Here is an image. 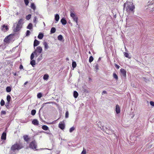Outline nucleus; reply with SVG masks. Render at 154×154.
Returning <instances> with one entry per match:
<instances>
[{
	"mask_svg": "<svg viewBox=\"0 0 154 154\" xmlns=\"http://www.w3.org/2000/svg\"><path fill=\"white\" fill-rule=\"evenodd\" d=\"M124 7L127 12H132L135 8V7L131 2H127L124 5Z\"/></svg>",
	"mask_w": 154,
	"mask_h": 154,
	"instance_id": "obj_1",
	"label": "nucleus"
},
{
	"mask_svg": "<svg viewBox=\"0 0 154 154\" xmlns=\"http://www.w3.org/2000/svg\"><path fill=\"white\" fill-rule=\"evenodd\" d=\"M29 147L34 150H37V144L36 141H33L31 142L29 145Z\"/></svg>",
	"mask_w": 154,
	"mask_h": 154,
	"instance_id": "obj_2",
	"label": "nucleus"
},
{
	"mask_svg": "<svg viewBox=\"0 0 154 154\" xmlns=\"http://www.w3.org/2000/svg\"><path fill=\"white\" fill-rule=\"evenodd\" d=\"M22 148V146L19 144H16L13 145L11 147V149L14 151L16 150H18Z\"/></svg>",
	"mask_w": 154,
	"mask_h": 154,
	"instance_id": "obj_3",
	"label": "nucleus"
},
{
	"mask_svg": "<svg viewBox=\"0 0 154 154\" xmlns=\"http://www.w3.org/2000/svg\"><path fill=\"white\" fill-rule=\"evenodd\" d=\"M42 47L40 46H38L36 48V49L35 50L34 52V53L36 57L38 56V54H40L42 52Z\"/></svg>",
	"mask_w": 154,
	"mask_h": 154,
	"instance_id": "obj_4",
	"label": "nucleus"
},
{
	"mask_svg": "<svg viewBox=\"0 0 154 154\" xmlns=\"http://www.w3.org/2000/svg\"><path fill=\"white\" fill-rule=\"evenodd\" d=\"M21 27V26H19L18 24H17L16 27H14L13 30L14 32H17L20 29Z\"/></svg>",
	"mask_w": 154,
	"mask_h": 154,
	"instance_id": "obj_5",
	"label": "nucleus"
},
{
	"mask_svg": "<svg viewBox=\"0 0 154 154\" xmlns=\"http://www.w3.org/2000/svg\"><path fill=\"white\" fill-rule=\"evenodd\" d=\"M121 73V75L124 78H125L126 76V71L124 69H122L120 70Z\"/></svg>",
	"mask_w": 154,
	"mask_h": 154,
	"instance_id": "obj_6",
	"label": "nucleus"
},
{
	"mask_svg": "<svg viewBox=\"0 0 154 154\" xmlns=\"http://www.w3.org/2000/svg\"><path fill=\"white\" fill-rule=\"evenodd\" d=\"M2 30L4 32L7 31L8 29V28L7 26H5L3 25L2 28Z\"/></svg>",
	"mask_w": 154,
	"mask_h": 154,
	"instance_id": "obj_7",
	"label": "nucleus"
},
{
	"mask_svg": "<svg viewBox=\"0 0 154 154\" xmlns=\"http://www.w3.org/2000/svg\"><path fill=\"white\" fill-rule=\"evenodd\" d=\"M116 111L117 114H118L120 112V108L118 105H116Z\"/></svg>",
	"mask_w": 154,
	"mask_h": 154,
	"instance_id": "obj_8",
	"label": "nucleus"
},
{
	"mask_svg": "<svg viewBox=\"0 0 154 154\" xmlns=\"http://www.w3.org/2000/svg\"><path fill=\"white\" fill-rule=\"evenodd\" d=\"M6 134L5 132H3L1 136V139L2 140H5L6 139Z\"/></svg>",
	"mask_w": 154,
	"mask_h": 154,
	"instance_id": "obj_9",
	"label": "nucleus"
},
{
	"mask_svg": "<svg viewBox=\"0 0 154 154\" xmlns=\"http://www.w3.org/2000/svg\"><path fill=\"white\" fill-rule=\"evenodd\" d=\"M43 45L44 46V48L45 50L48 49L49 48V46L48 44L46 42H45L43 43Z\"/></svg>",
	"mask_w": 154,
	"mask_h": 154,
	"instance_id": "obj_10",
	"label": "nucleus"
},
{
	"mask_svg": "<svg viewBox=\"0 0 154 154\" xmlns=\"http://www.w3.org/2000/svg\"><path fill=\"white\" fill-rule=\"evenodd\" d=\"M32 123L35 125H38V121L36 119H34L32 121Z\"/></svg>",
	"mask_w": 154,
	"mask_h": 154,
	"instance_id": "obj_11",
	"label": "nucleus"
},
{
	"mask_svg": "<svg viewBox=\"0 0 154 154\" xmlns=\"http://www.w3.org/2000/svg\"><path fill=\"white\" fill-rule=\"evenodd\" d=\"M60 17L58 14H56L55 16V19L56 20L55 23H57L59 20Z\"/></svg>",
	"mask_w": 154,
	"mask_h": 154,
	"instance_id": "obj_12",
	"label": "nucleus"
},
{
	"mask_svg": "<svg viewBox=\"0 0 154 154\" xmlns=\"http://www.w3.org/2000/svg\"><path fill=\"white\" fill-rule=\"evenodd\" d=\"M61 22L63 25H65L66 24V20L64 18H62L61 20Z\"/></svg>",
	"mask_w": 154,
	"mask_h": 154,
	"instance_id": "obj_13",
	"label": "nucleus"
},
{
	"mask_svg": "<svg viewBox=\"0 0 154 154\" xmlns=\"http://www.w3.org/2000/svg\"><path fill=\"white\" fill-rule=\"evenodd\" d=\"M39 43V42L36 39L34 40V47L36 46H38Z\"/></svg>",
	"mask_w": 154,
	"mask_h": 154,
	"instance_id": "obj_14",
	"label": "nucleus"
},
{
	"mask_svg": "<svg viewBox=\"0 0 154 154\" xmlns=\"http://www.w3.org/2000/svg\"><path fill=\"white\" fill-rule=\"evenodd\" d=\"M59 127L62 130H63L64 128V124L62 123H59Z\"/></svg>",
	"mask_w": 154,
	"mask_h": 154,
	"instance_id": "obj_15",
	"label": "nucleus"
},
{
	"mask_svg": "<svg viewBox=\"0 0 154 154\" xmlns=\"http://www.w3.org/2000/svg\"><path fill=\"white\" fill-rule=\"evenodd\" d=\"M31 61L30 62V64L32 65V66L34 67V66L35 64V61L34 60H31Z\"/></svg>",
	"mask_w": 154,
	"mask_h": 154,
	"instance_id": "obj_16",
	"label": "nucleus"
},
{
	"mask_svg": "<svg viewBox=\"0 0 154 154\" xmlns=\"http://www.w3.org/2000/svg\"><path fill=\"white\" fill-rule=\"evenodd\" d=\"M44 36V35L42 33H40L38 34V37L40 39H42Z\"/></svg>",
	"mask_w": 154,
	"mask_h": 154,
	"instance_id": "obj_17",
	"label": "nucleus"
},
{
	"mask_svg": "<svg viewBox=\"0 0 154 154\" xmlns=\"http://www.w3.org/2000/svg\"><path fill=\"white\" fill-rule=\"evenodd\" d=\"M27 28L31 29L32 28V24L31 23H29L27 27Z\"/></svg>",
	"mask_w": 154,
	"mask_h": 154,
	"instance_id": "obj_18",
	"label": "nucleus"
},
{
	"mask_svg": "<svg viewBox=\"0 0 154 154\" xmlns=\"http://www.w3.org/2000/svg\"><path fill=\"white\" fill-rule=\"evenodd\" d=\"M78 92L76 91H74L73 93V96L75 98H76L78 97Z\"/></svg>",
	"mask_w": 154,
	"mask_h": 154,
	"instance_id": "obj_19",
	"label": "nucleus"
},
{
	"mask_svg": "<svg viewBox=\"0 0 154 154\" xmlns=\"http://www.w3.org/2000/svg\"><path fill=\"white\" fill-rule=\"evenodd\" d=\"M56 31V29L54 27H52L51 30V33H53L55 32Z\"/></svg>",
	"mask_w": 154,
	"mask_h": 154,
	"instance_id": "obj_20",
	"label": "nucleus"
},
{
	"mask_svg": "<svg viewBox=\"0 0 154 154\" xmlns=\"http://www.w3.org/2000/svg\"><path fill=\"white\" fill-rule=\"evenodd\" d=\"M7 100L8 102L10 103V100H11V96L9 95H8L7 97Z\"/></svg>",
	"mask_w": 154,
	"mask_h": 154,
	"instance_id": "obj_21",
	"label": "nucleus"
},
{
	"mask_svg": "<svg viewBox=\"0 0 154 154\" xmlns=\"http://www.w3.org/2000/svg\"><path fill=\"white\" fill-rule=\"evenodd\" d=\"M49 77V75L47 74H45L43 76V79L45 80H47Z\"/></svg>",
	"mask_w": 154,
	"mask_h": 154,
	"instance_id": "obj_22",
	"label": "nucleus"
},
{
	"mask_svg": "<svg viewBox=\"0 0 154 154\" xmlns=\"http://www.w3.org/2000/svg\"><path fill=\"white\" fill-rule=\"evenodd\" d=\"M42 128L43 130H45V131H46V130H48V127L47 126L45 125H44L42 126Z\"/></svg>",
	"mask_w": 154,
	"mask_h": 154,
	"instance_id": "obj_23",
	"label": "nucleus"
},
{
	"mask_svg": "<svg viewBox=\"0 0 154 154\" xmlns=\"http://www.w3.org/2000/svg\"><path fill=\"white\" fill-rule=\"evenodd\" d=\"M24 139L25 141L26 142H28L29 140V139L28 138V136L27 135H24L23 136Z\"/></svg>",
	"mask_w": 154,
	"mask_h": 154,
	"instance_id": "obj_24",
	"label": "nucleus"
},
{
	"mask_svg": "<svg viewBox=\"0 0 154 154\" xmlns=\"http://www.w3.org/2000/svg\"><path fill=\"white\" fill-rule=\"evenodd\" d=\"M74 21H75L77 25H78V17L76 16L72 18Z\"/></svg>",
	"mask_w": 154,
	"mask_h": 154,
	"instance_id": "obj_25",
	"label": "nucleus"
},
{
	"mask_svg": "<svg viewBox=\"0 0 154 154\" xmlns=\"http://www.w3.org/2000/svg\"><path fill=\"white\" fill-rule=\"evenodd\" d=\"M31 7L34 10H35L36 8V7L35 5L33 3H32L31 4Z\"/></svg>",
	"mask_w": 154,
	"mask_h": 154,
	"instance_id": "obj_26",
	"label": "nucleus"
},
{
	"mask_svg": "<svg viewBox=\"0 0 154 154\" xmlns=\"http://www.w3.org/2000/svg\"><path fill=\"white\" fill-rule=\"evenodd\" d=\"M124 55L126 57L128 58L129 59L131 58V57L129 56L128 53L126 52H124Z\"/></svg>",
	"mask_w": 154,
	"mask_h": 154,
	"instance_id": "obj_27",
	"label": "nucleus"
},
{
	"mask_svg": "<svg viewBox=\"0 0 154 154\" xmlns=\"http://www.w3.org/2000/svg\"><path fill=\"white\" fill-rule=\"evenodd\" d=\"M6 91L8 92H10L11 91V88L10 87H7L6 88Z\"/></svg>",
	"mask_w": 154,
	"mask_h": 154,
	"instance_id": "obj_28",
	"label": "nucleus"
},
{
	"mask_svg": "<svg viewBox=\"0 0 154 154\" xmlns=\"http://www.w3.org/2000/svg\"><path fill=\"white\" fill-rule=\"evenodd\" d=\"M72 66L73 68H75L76 66V63L75 61H73L72 63Z\"/></svg>",
	"mask_w": 154,
	"mask_h": 154,
	"instance_id": "obj_29",
	"label": "nucleus"
},
{
	"mask_svg": "<svg viewBox=\"0 0 154 154\" xmlns=\"http://www.w3.org/2000/svg\"><path fill=\"white\" fill-rule=\"evenodd\" d=\"M57 38L58 40L61 41L63 39V37L62 35H60L58 36Z\"/></svg>",
	"mask_w": 154,
	"mask_h": 154,
	"instance_id": "obj_30",
	"label": "nucleus"
},
{
	"mask_svg": "<svg viewBox=\"0 0 154 154\" xmlns=\"http://www.w3.org/2000/svg\"><path fill=\"white\" fill-rule=\"evenodd\" d=\"M22 21L23 20L22 19H20L17 24H18L19 26H22Z\"/></svg>",
	"mask_w": 154,
	"mask_h": 154,
	"instance_id": "obj_31",
	"label": "nucleus"
},
{
	"mask_svg": "<svg viewBox=\"0 0 154 154\" xmlns=\"http://www.w3.org/2000/svg\"><path fill=\"white\" fill-rule=\"evenodd\" d=\"M94 60V58L92 56H91L89 57V62L91 63Z\"/></svg>",
	"mask_w": 154,
	"mask_h": 154,
	"instance_id": "obj_32",
	"label": "nucleus"
},
{
	"mask_svg": "<svg viewBox=\"0 0 154 154\" xmlns=\"http://www.w3.org/2000/svg\"><path fill=\"white\" fill-rule=\"evenodd\" d=\"M106 133L108 134H111L113 132V131L112 130H110V131H108V130H107L106 131Z\"/></svg>",
	"mask_w": 154,
	"mask_h": 154,
	"instance_id": "obj_33",
	"label": "nucleus"
},
{
	"mask_svg": "<svg viewBox=\"0 0 154 154\" xmlns=\"http://www.w3.org/2000/svg\"><path fill=\"white\" fill-rule=\"evenodd\" d=\"M36 111L35 110V109L32 110L31 111V114L33 116L36 113Z\"/></svg>",
	"mask_w": 154,
	"mask_h": 154,
	"instance_id": "obj_34",
	"label": "nucleus"
},
{
	"mask_svg": "<svg viewBox=\"0 0 154 154\" xmlns=\"http://www.w3.org/2000/svg\"><path fill=\"white\" fill-rule=\"evenodd\" d=\"M113 76L114 78L116 80H118V77L116 73H114L113 74Z\"/></svg>",
	"mask_w": 154,
	"mask_h": 154,
	"instance_id": "obj_35",
	"label": "nucleus"
},
{
	"mask_svg": "<svg viewBox=\"0 0 154 154\" xmlns=\"http://www.w3.org/2000/svg\"><path fill=\"white\" fill-rule=\"evenodd\" d=\"M5 101H4L2 99L1 100V102H0V104L1 106H3L5 104Z\"/></svg>",
	"mask_w": 154,
	"mask_h": 154,
	"instance_id": "obj_36",
	"label": "nucleus"
},
{
	"mask_svg": "<svg viewBox=\"0 0 154 154\" xmlns=\"http://www.w3.org/2000/svg\"><path fill=\"white\" fill-rule=\"evenodd\" d=\"M75 129V128L73 127H72L69 129V131L70 132H72Z\"/></svg>",
	"mask_w": 154,
	"mask_h": 154,
	"instance_id": "obj_37",
	"label": "nucleus"
},
{
	"mask_svg": "<svg viewBox=\"0 0 154 154\" xmlns=\"http://www.w3.org/2000/svg\"><path fill=\"white\" fill-rule=\"evenodd\" d=\"M31 14H29L26 17V19L27 20H29L30 19L31 17Z\"/></svg>",
	"mask_w": 154,
	"mask_h": 154,
	"instance_id": "obj_38",
	"label": "nucleus"
},
{
	"mask_svg": "<svg viewBox=\"0 0 154 154\" xmlns=\"http://www.w3.org/2000/svg\"><path fill=\"white\" fill-rule=\"evenodd\" d=\"M34 52L32 53L31 54V57H30V59H31V60H32L33 59V58L34 57Z\"/></svg>",
	"mask_w": 154,
	"mask_h": 154,
	"instance_id": "obj_39",
	"label": "nucleus"
},
{
	"mask_svg": "<svg viewBox=\"0 0 154 154\" xmlns=\"http://www.w3.org/2000/svg\"><path fill=\"white\" fill-rule=\"evenodd\" d=\"M81 154H86V150L83 148V149L81 153Z\"/></svg>",
	"mask_w": 154,
	"mask_h": 154,
	"instance_id": "obj_40",
	"label": "nucleus"
},
{
	"mask_svg": "<svg viewBox=\"0 0 154 154\" xmlns=\"http://www.w3.org/2000/svg\"><path fill=\"white\" fill-rule=\"evenodd\" d=\"M37 96L38 98H40L42 96V94L41 93H39L38 94Z\"/></svg>",
	"mask_w": 154,
	"mask_h": 154,
	"instance_id": "obj_41",
	"label": "nucleus"
},
{
	"mask_svg": "<svg viewBox=\"0 0 154 154\" xmlns=\"http://www.w3.org/2000/svg\"><path fill=\"white\" fill-rule=\"evenodd\" d=\"M37 21V18L36 17H35L34 18L33 22L34 23H36Z\"/></svg>",
	"mask_w": 154,
	"mask_h": 154,
	"instance_id": "obj_42",
	"label": "nucleus"
},
{
	"mask_svg": "<svg viewBox=\"0 0 154 154\" xmlns=\"http://www.w3.org/2000/svg\"><path fill=\"white\" fill-rule=\"evenodd\" d=\"M70 16H71V17L72 18L73 17H74L75 16H76L75 15V14L74 13H72V12L71 13V14H70Z\"/></svg>",
	"mask_w": 154,
	"mask_h": 154,
	"instance_id": "obj_43",
	"label": "nucleus"
},
{
	"mask_svg": "<svg viewBox=\"0 0 154 154\" xmlns=\"http://www.w3.org/2000/svg\"><path fill=\"white\" fill-rule=\"evenodd\" d=\"M24 2L25 5H27L29 3V0H24Z\"/></svg>",
	"mask_w": 154,
	"mask_h": 154,
	"instance_id": "obj_44",
	"label": "nucleus"
},
{
	"mask_svg": "<svg viewBox=\"0 0 154 154\" xmlns=\"http://www.w3.org/2000/svg\"><path fill=\"white\" fill-rule=\"evenodd\" d=\"M98 64L97 63L96 65H95L94 66V68L96 69V70H97L98 69Z\"/></svg>",
	"mask_w": 154,
	"mask_h": 154,
	"instance_id": "obj_45",
	"label": "nucleus"
},
{
	"mask_svg": "<svg viewBox=\"0 0 154 154\" xmlns=\"http://www.w3.org/2000/svg\"><path fill=\"white\" fill-rule=\"evenodd\" d=\"M69 117V112L68 111H66V112L65 114V117L67 118H68Z\"/></svg>",
	"mask_w": 154,
	"mask_h": 154,
	"instance_id": "obj_46",
	"label": "nucleus"
},
{
	"mask_svg": "<svg viewBox=\"0 0 154 154\" xmlns=\"http://www.w3.org/2000/svg\"><path fill=\"white\" fill-rule=\"evenodd\" d=\"M30 31L29 30H27L26 32V36H28L29 35L30 33Z\"/></svg>",
	"mask_w": 154,
	"mask_h": 154,
	"instance_id": "obj_47",
	"label": "nucleus"
},
{
	"mask_svg": "<svg viewBox=\"0 0 154 154\" xmlns=\"http://www.w3.org/2000/svg\"><path fill=\"white\" fill-rule=\"evenodd\" d=\"M150 104L153 106H154V102L152 101H151L150 102Z\"/></svg>",
	"mask_w": 154,
	"mask_h": 154,
	"instance_id": "obj_48",
	"label": "nucleus"
},
{
	"mask_svg": "<svg viewBox=\"0 0 154 154\" xmlns=\"http://www.w3.org/2000/svg\"><path fill=\"white\" fill-rule=\"evenodd\" d=\"M107 94V92L106 91H103L102 93V95H103L104 94Z\"/></svg>",
	"mask_w": 154,
	"mask_h": 154,
	"instance_id": "obj_49",
	"label": "nucleus"
},
{
	"mask_svg": "<svg viewBox=\"0 0 154 154\" xmlns=\"http://www.w3.org/2000/svg\"><path fill=\"white\" fill-rule=\"evenodd\" d=\"M2 112V114H3L4 115H5L6 114V112L5 111H2L1 112Z\"/></svg>",
	"mask_w": 154,
	"mask_h": 154,
	"instance_id": "obj_50",
	"label": "nucleus"
},
{
	"mask_svg": "<svg viewBox=\"0 0 154 154\" xmlns=\"http://www.w3.org/2000/svg\"><path fill=\"white\" fill-rule=\"evenodd\" d=\"M9 103H8V102H7L6 103L5 106H6V107L7 108L8 107V106H9Z\"/></svg>",
	"mask_w": 154,
	"mask_h": 154,
	"instance_id": "obj_51",
	"label": "nucleus"
},
{
	"mask_svg": "<svg viewBox=\"0 0 154 154\" xmlns=\"http://www.w3.org/2000/svg\"><path fill=\"white\" fill-rule=\"evenodd\" d=\"M42 56H40V57L38 58V61H39V60H42Z\"/></svg>",
	"mask_w": 154,
	"mask_h": 154,
	"instance_id": "obj_52",
	"label": "nucleus"
},
{
	"mask_svg": "<svg viewBox=\"0 0 154 154\" xmlns=\"http://www.w3.org/2000/svg\"><path fill=\"white\" fill-rule=\"evenodd\" d=\"M115 66L117 69H119L120 67L119 66L117 65V64H116L115 65Z\"/></svg>",
	"mask_w": 154,
	"mask_h": 154,
	"instance_id": "obj_53",
	"label": "nucleus"
},
{
	"mask_svg": "<svg viewBox=\"0 0 154 154\" xmlns=\"http://www.w3.org/2000/svg\"><path fill=\"white\" fill-rule=\"evenodd\" d=\"M27 83H28V82H27H27H26L24 83V85H26Z\"/></svg>",
	"mask_w": 154,
	"mask_h": 154,
	"instance_id": "obj_54",
	"label": "nucleus"
},
{
	"mask_svg": "<svg viewBox=\"0 0 154 154\" xmlns=\"http://www.w3.org/2000/svg\"><path fill=\"white\" fill-rule=\"evenodd\" d=\"M126 25L128 27L129 26L128 25V21H127V23H126Z\"/></svg>",
	"mask_w": 154,
	"mask_h": 154,
	"instance_id": "obj_55",
	"label": "nucleus"
},
{
	"mask_svg": "<svg viewBox=\"0 0 154 154\" xmlns=\"http://www.w3.org/2000/svg\"><path fill=\"white\" fill-rule=\"evenodd\" d=\"M22 67V68L23 67L22 66V65H20V68H21V67Z\"/></svg>",
	"mask_w": 154,
	"mask_h": 154,
	"instance_id": "obj_56",
	"label": "nucleus"
},
{
	"mask_svg": "<svg viewBox=\"0 0 154 154\" xmlns=\"http://www.w3.org/2000/svg\"><path fill=\"white\" fill-rule=\"evenodd\" d=\"M22 67V68L23 67L22 66V65H20V68H21V67Z\"/></svg>",
	"mask_w": 154,
	"mask_h": 154,
	"instance_id": "obj_57",
	"label": "nucleus"
},
{
	"mask_svg": "<svg viewBox=\"0 0 154 154\" xmlns=\"http://www.w3.org/2000/svg\"><path fill=\"white\" fill-rule=\"evenodd\" d=\"M14 75H16V74L15 73L14 74Z\"/></svg>",
	"mask_w": 154,
	"mask_h": 154,
	"instance_id": "obj_58",
	"label": "nucleus"
},
{
	"mask_svg": "<svg viewBox=\"0 0 154 154\" xmlns=\"http://www.w3.org/2000/svg\"><path fill=\"white\" fill-rule=\"evenodd\" d=\"M89 54H91V52H90V51H89Z\"/></svg>",
	"mask_w": 154,
	"mask_h": 154,
	"instance_id": "obj_59",
	"label": "nucleus"
},
{
	"mask_svg": "<svg viewBox=\"0 0 154 154\" xmlns=\"http://www.w3.org/2000/svg\"><path fill=\"white\" fill-rule=\"evenodd\" d=\"M16 24H15L14 25V26H15V25Z\"/></svg>",
	"mask_w": 154,
	"mask_h": 154,
	"instance_id": "obj_60",
	"label": "nucleus"
},
{
	"mask_svg": "<svg viewBox=\"0 0 154 154\" xmlns=\"http://www.w3.org/2000/svg\"><path fill=\"white\" fill-rule=\"evenodd\" d=\"M97 122H96V123L97 124Z\"/></svg>",
	"mask_w": 154,
	"mask_h": 154,
	"instance_id": "obj_61",
	"label": "nucleus"
},
{
	"mask_svg": "<svg viewBox=\"0 0 154 154\" xmlns=\"http://www.w3.org/2000/svg\"><path fill=\"white\" fill-rule=\"evenodd\" d=\"M44 25H45V23H44Z\"/></svg>",
	"mask_w": 154,
	"mask_h": 154,
	"instance_id": "obj_62",
	"label": "nucleus"
},
{
	"mask_svg": "<svg viewBox=\"0 0 154 154\" xmlns=\"http://www.w3.org/2000/svg\"><path fill=\"white\" fill-rule=\"evenodd\" d=\"M98 123H100V122H98Z\"/></svg>",
	"mask_w": 154,
	"mask_h": 154,
	"instance_id": "obj_63",
	"label": "nucleus"
},
{
	"mask_svg": "<svg viewBox=\"0 0 154 154\" xmlns=\"http://www.w3.org/2000/svg\"><path fill=\"white\" fill-rule=\"evenodd\" d=\"M99 127H100V128L101 129V127H100V126H99Z\"/></svg>",
	"mask_w": 154,
	"mask_h": 154,
	"instance_id": "obj_64",
	"label": "nucleus"
}]
</instances>
